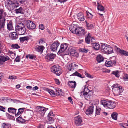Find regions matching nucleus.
Here are the masks:
<instances>
[{"mask_svg": "<svg viewBox=\"0 0 128 128\" xmlns=\"http://www.w3.org/2000/svg\"><path fill=\"white\" fill-rule=\"evenodd\" d=\"M9 78L12 80L16 79L17 78V77L15 76H9Z\"/></svg>", "mask_w": 128, "mask_h": 128, "instance_id": "nucleus-58", "label": "nucleus"}, {"mask_svg": "<svg viewBox=\"0 0 128 128\" xmlns=\"http://www.w3.org/2000/svg\"><path fill=\"white\" fill-rule=\"evenodd\" d=\"M16 30L20 35H24L26 32V28L23 23L20 22L16 27Z\"/></svg>", "mask_w": 128, "mask_h": 128, "instance_id": "nucleus-2", "label": "nucleus"}, {"mask_svg": "<svg viewBox=\"0 0 128 128\" xmlns=\"http://www.w3.org/2000/svg\"><path fill=\"white\" fill-rule=\"evenodd\" d=\"M2 125L3 128H10V125L9 124L5 123L2 124Z\"/></svg>", "mask_w": 128, "mask_h": 128, "instance_id": "nucleus-41", "label": "nucleus"}, {"mask_svg": "<svg viewBox=\"0 0 128 128\" xmlns=\"http://www.w3.org/2000/svg\"><path fill=\"white\" fill-rule=\"evenodd\" d=\"M17 109L12 108H8V111L9 113H12L13 114H16Z\"/></svg>", "mask_w": 128, "mask_h": 128, "instance_id": "nucleus-31", "label": "nucleus"}, {"mask_svg": "<svg viewBox=\"0 0 128 128\" xmlns=\"http://www.w3.org/2000/svg\"><path fill=\"white\" fill-rule=\"evenodd\" d=\"M124 79L125 81L128 80V75L126 74L124 77Z\"/></svg>", "mask_w": 128, "mask_h": 128, "instance_id": "nucleus-64", "label": "nucleus"}, {"mask_svg": "<svg viewBox=\"0 0 128 128\" xmlns=\"http://www.w3.org/2000/svg\"><path fill=\"white\" fill-rule=\"evenodd\" d=\"M56 56V55L55 54L48 53L46 57L45 58L47 62H49L54 60Z\"/></svg>", "mask_w": 128, "mask_h": 128, "instance_id": "nucleus-13", "label": "nucleus"}, {"mask_svg": "<svg viewBox=\"0 0 128 128\" xmlns=\"http://www.w3.org/2000/svg\"><path fill=\"white\" fill-rule=\"evenodd\" d=\"M48 117V120H55V119H56L54 115L53 114V113L52 112H50L49 113ZM57 120H58V118Z\"/></svg>", "mask_w": 128, "mask_h": 128, "instance_id": "nucleus-22", "label": "nucleus"}, {"mask_svg": "<svg viewBox=\"0 0 128 128\" xmlns=\"http://www.w3.org/2000/svg\"><path fill=\"white\" fill-rule=\"evenodd\" d=\"M78 19L81 21H83L84 20V15L82 12H80L78 14Z\"/></svg>", "mask_w": 128, "mask_h": 128, "instance_id": "nucleus-26", "label": "nucleus"}, {"mask_svg": "<svg viewBox=\"0 0 128 128\" xmlns=\"http://www.w3.org/2000/svg\"><path fill=\"white\" fill-rule=\"evenodd\" d=\"M96 60L98 62H101L104 60V58L101 55H98L96 57Z\"/></svg>", "mask_w": 128, "mask_h": 128, "instance_id": "nucleus-30", "label": "nucleus"}, {"mask_svg": "<svg viewBox=\"0 0 128 128\" xmlns=\"http://www.w3.org/2000/svg\"><path fill=\"white\" fill-rule=\"evenodd\" d=\"M112 64L110 60L109 61H106L105 63L106 66L108 67L112 66Z\"/></svg>", "mask_w": 128, "mask_h": 128, "instance_id": "nucleus-46", "label": "nucleus"}, {"mask_svg": "<svg viewBox=\"0 0 128 128\" xmlns=\"http://www.w3.org/2000/svg\"><path fill=\"white\" fill-rule=\"evenodd\" d=\"M45 42L44 39V38H42L39 41V44H43Z\"/></svg>", "mask_w": 128, "mask_h": 128, "instance_id": "nucleus-54", "label": "nucleus"}, {"mask_svg": "<svg viewBox=\"0 0 128 128\" xmlns=\"http://www.w3.org/2000/svg\"><path fill=\"white\" fill-rule=\"evenodd\" d=\"M68 54L69 55H74L75 52L73 51V50L71 48H69L68 50Z\"/></svg>", "mask_w": 128, "mask_h": 128, "instance_id": "nucleus-38", "label": "nucleus"}, {"mask_svg": "<svg viewBox=\"0 0 128 128\" xmlns=\"http://www.w3.org/2000/svg\"><path fill=\"white\" fill-rule=\"evenodd\" d=\"M6 114L8 119H10L12 120H15L14 117V116H11L8 113H6Z\"/></svg>", "mask_w": 128, "mask_h": 128, "instance_id": "nucleus-42", "label": "nucleus"}, {"mask_svg": "<svg viewBox=\"0 0 128 128\" xmlns=\"http://www.w3.org/2000/svg\"><path fill=\"white\" fill-rule=\"evenodd\" d=\"M55 81L56 84L58 85H59L60 84V82L59 80L58 79H56L55 80Z\"/></svg>", "mask_w": 128, "mask_h": 128, "instance_id": "nucleus-63", "label": "nucleus"}, {"mask_svg": "<svg viewBox=\"0 0 128 128\" xmlns=\"http://www.w3.org/2000/svg\"><path fill=\"white\" fill-rule=\"evenodd\" d=\"M11 47L14 49H18L20 48L18 44H12V45Z\"/></svg>", "mask_w": 128, "mask_h": 128, "instance_id": "nucleus-45", "label": "nucleus"}, {"mask_svg": "<svg viewBox=\"0 0 128 128\" xmlns=\"http://www.w3.org/2000/svg\"><path fill=\"white\" fill-rule=\"evenodd\" d=\"M56 92L55 93L56 96H60L62 94L61 90H56Z\"/></svg>", "mask_w": 128, "mask_h": 128, "instance_id": "nucleus-50", "label": "nucleus"}, {"mask_svg": "<svg viewBox=\"0 0 128 128\" xmlns=\"http://www.w3.org/2000/svg\"><path fill=\"white\" fill-rule=\"evenodd\" d=\"M6 108L3 107V106H0V110L1 111L5 112Z\"/></svg>", "mask_w": 128, "mask_h": 128, "instance_id": "nucleus-60", "label": "nucleus"}, {"mask_svg": "<svg viewBox=\"0 0 128 128\" xmlns=\"http://www.w3.org/2000/svg\"><path fill=\"white\" fill-rule=\"evenodd\" d=\"M86 22V26L88 29L90 30L93 28V26L92 24L88 23Z\"/></svg>", "mask_w": 128, "mask_h": 128, "instance_id": "nucleus-43", "label": "nucleus"}, {"mask_svg": "<svg viewBox=\"0 0 128 128\" xmlns=\"http://www.w3.org/2000/svg\"><path fill=\"white\" fill-rule=\"evenodd\" d=\"M101 108L99 106H96V115H99L100 114Z\"/></svg>", "mask_w": 128, "mask_h": 128, "instance_id": "nucleus-39", "label": "nucleus"}, {"mask_svg": "<svg viewBox=\"0 0 128 128\" xmlns=\"http://www.w3.org/2000/svg\"><path fill=\"white\" fill-rule=\"evenodd\" d=\"M10 59V58L7 56H0V64H3L5 62Z\"/></svg>", "mask_w": 128, "mask_h": 128, "instance_id": "nucleus-14", "label": "nucleus"}, {"mask_svg": "<svg viewBox=\"0 0 128 128\" xmlns=\"http://www.w3.org/2000/svg\"><path fill=\"white\" fill-rule=\"evenodd\" d=\"M5 4L7 8L9 10H13L18 6H16L15 4L10 0H8L6 1L5 2Z\"/></svg>", "mask_w": 128, "mask_h": 128, "instance_id": "nucleus-3", "label": "nucleus"}, {"mask_svg": "<svg viewBox=\"0 0 128 128\" xmlns=\"http://www.w3.org/2000/svg\"><path fill=\"white\" fill-rule=\"evenodd\" d=\"M26 26L27 28L30 30L35 29L36 28L35 24L32 21L28 20L26 22Z\"/></svg>", "mask_w": 128, "mask_h": 128, "instance_id": "nucleus-8", "label": "nucleus"}, {"mask_svg": "<svg viewBox=\"0 0 128 128\" xmlns=\"http://www.w3.org/2000/svg\"><path fill=\"white\" fill-rule=\"evenodd\" d=\"M110 60L111 61L112 66L116 65L117 61L116 58V56L112 57L110 58Z\"/></svg>", "mask_w": 128, "mask_h": 128, "instance_id": "nucleus-25", "label": "nucleus"}, {"mask_svg": "<svg viewBox=\"0 0 128 128\" xmlns=\"http://www.w3.org/2000/svg\"><path fill=\"white\" fill-rule=\"evenodd\" d=\"M4 74L2 73H0V82L2 81L4 78Z\"/></svg>", "mask_w": 128, "mask_h": 128, "instance_id": "nucleus-51", "label": "nucleus"}, {"mask_svg": "<svg viewBox=\"0 0 128 128\" xmlns=\"http://www.w3.org/2000/svg\"><path fill=\"white\" fill-rule=\"evenodd\" d=\"M122 116L121 114H119L116 112H113L111 116L112 118L114 120H117L118 119H120V117Z\"/></svg>", "mask_w": 128, "mask_h": 128, "instance_id": "nucleus-15", "label": "nucleus"}, {"mask_svg": "<svg viewBox=\"0 0 128 128\" xmlns=\"http://www.w3.org/2000/svg\"><path fill=\"white\" fill-rule=\"evenodd\" d=\"M82 118L80 116L74 118V120H82Z\"/></svg>", "mask_w": 128, "mask_h": 128, "instance_id": "nucleus-56", "label": "nucleus"}, {"mask_svg": "<svg viewBox=\"0 0 128 128\" xmlns=\"http://www.w3.org/2000/svg\"><path fill=\"white\" fill-rule=\"evenodd\" d=\"M88 90H89L88 89V86H85L84 87V90H83L81 92V96H84V98L88 100L89 99L90 97L91 96V95L90 94V93L89 92L88 93L87 92Z\"/></svg>", "mask_w": 128, "mask_h": 128, "instance_id": "nucleus-6", "label": "nucleus"}, {"mask_svg": "<svg viewBox=\"0 0 128 128\" xmlns=\"http://www.w3.org/2000/svg\"><path fill=\"white\" fill-rule=\"evenodd\" d=\"M44 48H45L43 46H38L36 48V50L37 52L42 54Z\"/></svg>", "mask_w": 128, "mask_h": 128, "instance_id": "nucleus-21", "label": "nucleus"}, {"mask_svg": "<svg viewBox=\"0 0 128 128\" xmlns=\"http://www.w3.org/2000/svg\"><path fill=\"white\" fill-rule=\"evenodd\" d=\"M85 75L88 77L91 78H93L92 77V76L88 73L85 72Z\"/></svg>", "mask_w": 128, "mask_h": 128, "instance_id": "nucleus-57", "label": "nucleus"}, {"mask_svg": "<svg viewBox=\"0 0 128 128\" xmlns=\"http://www.w3.org/2000/svg\"><path fill=\"white\" fill-rule=\"evenodd\" d=\"M39 27V29L42 30H44L45 29L44 26L43 24L40 25Z\"/></svg>", "mask_w": 128, "mask_h": 128, "instance_id": "nucleus-55", "label": "nucleus"}, {"mask_svg": "<svg viewBox=\"0 0 128 128\" xmlns=\"http://www.w3.org/2000/svg\"><path fill=\"white\" fill-rule=\"evenodd\" d=\"M68 46V44H61L60 48L58 53V54L61 55V54L66 50Z\"/></svg>", "mask_w": 128, "mask_h": 128, "instance_id": "nucleus-10", "label": "nucleus"}, {"mask_svg": "<svg viewBox=\"0 0 128 128\" xmlns=\"http://www.w3.org/2000/svg\"><path fill=\"white\" fill-rule=\"evenodd\" d=\"M7 28L8 30L10 31L12 30L13 29L12 24L11 22H10L7 25Z\"/></svg>", "mask_w": 128, "mask_h": 128, "instance_id": "nucleus-36", "label": "nucleus"}, {"mask_svg": "<svg viewBox=\"0 0 128 128\" xmlns=\"http://www.w3.org/2000/svg\"><path fill=\"white\" fill-rule=\"evenodd\" d=\"M26 120H16L18 123L21 124H23L25 123Z\"/></svg>", "mask_w": 128, "mask_h": 128, "instance_id": "nucleus-53", "label": "nucleus"}, {"mask_svg": "<svg viewBox=\"0 0 128 128\" xmlns=\"http://www.w3.org/2000/svg\"><path fill=\"white\" fill-rule=\"evenodd\" d=\"M47 90L51 96H56L55 93L53 90L48 88L47 89Z\"/></svg>", "mask_w": 128, "mask_h": 128, "instance_id": "nucleus-35", "label": "nucleus"}, {"mask_svg": "<svg viewBox=\"0 0 128 128\" xmlns=\"http://www.w3.org/2000/svg\"><path fill=\"white\" fill-rule=\"evenodd\" d=\"M8 54H11L13 56H14V57L16 56V54L12 52L11 51L9 50L8 52Z\"/></svg>", "mask_w": 128, "mask_h": 128, "instance_id": "nucleus-62", "label": "nucleus"}, {"mask_svg": "<svg viewBox=\"0 0 128 128\" xmlns=\"http://www.w3.org/2000/svg\"><path fill=\"white\" fill-rule=\"evenodd\" d=\"M29 58L31 60H36V56L33 55H29Z\"/></svg>", "mask_w": 128, "mask_h": 128, "instance_id": "nucleus-52", "label": "nucleus"}, {"mask_svg": "<svg viewBox=\"0 0 128 128\" xmlns=\"http://www.w3.org/2000/svg\"><path fill=\"white\" fill-rule=\"evenodd\" d=\"M30 38L28 36L21 37L20 38V40L21 42H24L25 41H28V40Z\"/></svg>", "mask_w": 128, "mask_h": 128, "instance_id": "nucleus-34", "label": "nucleus"}, {"mask_svg": "<svg viewBox=\"0 0 128 128\" xmlns=\"http://www.w3.org/2000/svg\"><path fill=\"white\" fill-rule=\"evenodd\" d=\"M91 44L93 48L95 50H99L100 45L98 43L92 42Z\"/></svg>", "mask_w": 128, "mask_h": 128, "instance_id": "nucleus-19", "label": "nucleus"}, {"mask_svg": "<svg viewBox=\"0 0 128 128\" xmlns=\"http://www.w3.org/2000/svg\"><path fill=\"white\" fill-rule=\"evenodd\" d=\"M47 110V108L43 106H38L37 107V112L42 116L44 115L46 111Z\"/></svg>", "mask_w": 128, "mask_h": 128, "instance_id": "nucleus-9", "label": "nucleus"}, {"mask_svg": "<svg viewBox=\"0 0 128 128\" xmlns=\"http://www.w3.org/2000/svg\"><path fill=\"white\" fill-rule=\"evenodd\" d=\"M108 45L106 44L101 43V46L100 48L102 52H104L105 51L106 48L108 47Z\"/></svg>", "mask_w": 128, "mask_h": 128, "instance_id": "nucleus-28", "label": "nucleus"}, {"mask_svg": "<svg viewBox=\"0 0 128 128\" xmlns=\"http://www.w3.org/2000/svg\"><path fill=\"white\" fill-rule=\"evenodd\" d=\"M108 101H106L104 100H102L101 101V104L104 107L106 106H108Z\"/></svg>", "mask_w": 128, "mask_h": 128, "instance_id": "nucleus-40", "label": "nucleus"}, {"mask_svg": "<svg viewBox=\"0 0 128 128\" xmlns=\"http://www.w3.org/2000/svg\"><path fill=\"white\" fill-rule=\"evenodd\" d=\"M70 29L72 33L80 36L85 35L86 31L82 27L78 26L74 24L70 26Z\"/></svg>", "mask_w": 128, "mask_h": 128, "instance_id": "nucleus-1", "label": "nucleus"}, {"mask_svg": "<svg viewBox=\"0 0 128 128\" xmlns=\"http://www.w3.org/2000/svg\"><path fill=\"white\" fill-rule=\"evenodd\" d=\"M15 11L16 14H24V10L21 7H20L18 9H16L15 10Z\"/></svg>", "mask_w": 128, "mask_h": 128, "instance_id": "nucleus-32", "label": "nucleus"}, {"mask_svg": "<svg viewBox=\"0 0 128 128\" xmlns=\"http://www.w3.org/2000/svg\"><path fill=\"white\" fill-rule=\"evenodd\" d=\"M10 35H11L10 38L12 40H16L18 38V36L17 34L15 32L11 33Z\"/></svg>", "mask_w": 128, "mask_h": 128, "instance_id": "nucleus-24", "label": "nucleus"}, {"mask_svg": "<svg viewBox=\"0 0 128 128\" xmlns=\"http://www.w3.org/2000/svg\"><path fill=\"white\" fill-rule=\"evenodd\" d=\"M94 106H93L89 107L86 112V114L87 115L92 114L94 112Z\"/></svg>", "mask_w": 128, "mask_h": 128, "instance_id": "nucleus-17", "label": "nucleus"}, {"mask_svg": "<svg viewBox=\"0 0 128 128\" xmlns=\"http://www.w3.org/2000/svg\"><path fill=\"white\" fill-rule=\"evenodd\" d=\"M73 76H77L80 77L82 78H83L82 77V75L79 73L78 72H76L72 74Z\"/></svg>", "mask_w": 128, "mask_h": 128, "instance_id": "nucleus-44", "label": "nucleus"}, {"mask_svg": "<svg viewBox=\"0 0 128 128\" xmlns=\"http://www.w3.org/2000/svg\"><path fill=\"white\" fill-rule=\"evenodd\" d=\"M51 72L55 74L57 76H60L62 73L60 66H54L52 67L51 68Z\"/></svg>", "mask_w": 128, "mask_h": 128, "instance_id": "nucleus-5", "label": "nucleus"}, {"mask_svg": "<svg viewBox=\"0 0 128 128\" xmlns=\"http://www.w3.org/2000/svg\"><path fill=\"white\" fill-rule=\"evenodd\" d=\"M115 50L122 55H124L126 56H128V52L123 50H121L116 46H115Z\"/></svg>", "mask_w": 128, "mask_h": 128, "instance_id": "nucleus-11", "label": "nucleus"}, {"mask_svg": "<svg viewBox=\"0 0 128 128\" xmlns=\"http://www.w3.org/2000/svg\"><path fill=\"white\" fill-rule=\"evenodd\" d=\"M87 17L88 18L91 19L92 18L93 15L92 14L88 12L87 13Z\"/></svg>", "mask_w": 128, "mask_h": 128, "instance_id": "nucleus-49", "label": "nucleus"}, {"mask_svg": "<svg viewBox=\"0 0 128 128\" xmlns=\"http://www.w3.org/2000/svg\"><path fill=\"white\" fill-rule=\"evenodd\" d=\"M6 15V14L4 12L3 9L0 10V19H2V20H4V19H5V17Z\"/></svg>", "mask_w": 128, "mask_h": 128, "instance_id": "nucleus-20", "label": "nucleus"}, {"mask_svg": "<svg viewBox=\"0 0 128 128\" xmlns=\"http://www.w3.org/2000/svg\"><path fill=\"white\" fill-rule=\"evenodd\" d=\"M25 108H21L18 109V112L15 114L16 117H17L20 114H22L24 112Z\"/></svg>", "mask_w": 128, "mask_h": 128, "instance_id": "nucleus-27", "label": "nucleus"}, {"mask_svg": "<svg viewBox=\"0 0 128 128\" xmlns=\"http://www.w3.org/2000/svg\"><path fill=\"white\" fill-rule=\"evenodd\" d=\"M112 74L115 75V76L117 78H119L120 76L118 71H117L116 72L113 71Z\"/></svg>", "mask_w": 128, "mask_h": 128, "instance_id": "nucleus-47", "label": "nucleus"}, {"mask_svg": "<svg viewBox=\"0 0 128 128\" xmlns=\"http://www.w3.org/2000/svg\"><path fill=\"white\" fill-rule=\"evenodd\" d=\"M78 66L76 65L74 63H72L69 66L68 69L71 71H73L74 69L77 68Z\"/></svg>", "mask_w": 128, "mask_h": 128, "instance_id": "nucleus-23", "label": "nucleus"}, {"mask_svg": "<svg viewBox=\"0 0 128 128\" xmlns=\"http://www.w3.org/2000/svg\"><path fill=\"white\" fill-rule=\"evenodd\" d=\"M108 48V49L107 52L106 53L110 54L114 52V49L111 46L108 45V47H107V48Z\"/></svg>", "mask_w": 128, "mask_h": 128, "instance_id": "nucleus-29", "label": "nucleus"}, {"mask_svg": "<svg viewBox=\"0 0 128 128\" xmlns=\"http://www.w3.org/2000/svg\"><path fill=\"white\" fill-rule=\"evenodd\" d=\"M97 4L98 10H99L103 12L105 9L104 7L100 4L98 2Z\"/></svg>", "mask_w": 128, "mask_h": 128, "instance_id": "nucleus-33", "label": "nucleus"}, {"mask_svg": "<svg viewBox=\"0 0 128 128\" xmlns=\"http://www.w3.org/2000/svg\"><path fill=\"white\" fill-rule=\"evenodd\" d=\"M60 43L58 40L55 41L52 44H50V49L53 52H56V51L58 48L60 44Z\"/></svg>", "mask_w": 128, "mask_h": 128, "instance_id": "nucleus-7", "label": "nucleus"}, {"mask_svg": "<svg viewBox=\"0 0 128 128\" xmlns=\"http://www.w3.org/2000/svg\"><path fill=\"white\" fill-rule=\"evenodd\" d=\"M107 107L109 108L112 109L114 108L116 106V102L110 100L108 101Z\"/></svg>", "mask_w": 128, "mask_h": 128, "instance_id": "nucleus-12", "label": "nucleus"}, {"mask_svg": "<svg viewBox=\"0 0 128 128\" xmlns=\"http://www.w3.org/2000/svg\"><path fill=\"white\" fill-rule=\"evenodd\" d=\"M113 92L115 96H118L120 94V93L122 92L123 90L122 88L119 84L115 85L114 88L113 89Z\"/></svg>", "mask_w": 128, "mask_h": 128, "instance_id": "nucleus-4", "label": "nucleus"}, {"mask_svg": "<svg viewBox=\"0 0 128 128\" xmlns=\"http://www.w3.org/2000/svg\"><path fill=\"white\" fill-rule=\"evenodd\" d=\"M25 120V119H24L22 118V117L21 115L19 116L16 119V120Z\"/></svg>", "mask_w": 128, "mask_h": 128, "instance_id": "nucleus-61", "label": "nucleus"}, {"mask_svg": "<svg viewBox=\"0 0 128 128\" xmlns=\"http://www.w3.org/2000/svg\"><path fill=\"white\" fill-rule=\"evenodd\" d=\"M6 19L4 20L0 21V30L1 29L4 28L5 23Z\"/></svg>", "mask_w": 128, "mask_h": 128, "instance_id": "nucleus-37", "label": "nucleus"}, {"mask_svg": "<svg viewBox=\"0 0 128 128\" xmlns=\"http://www.w3.org/2000/svg\"><path fill=\"white\" fill-rule=\"evenodd\" d=\"M93 40H94L93 38H91L90 34L88 33V34L87 35V36L85 38V42L86 43L89 44L91 42L92 43L93 42Z\"/></svg>", "mask_w": 128, "mask_h": 128, "instance_id": "nucleus-16", "label": "nucleus"}, {"mask_svg": "<svg viewBox=\"0 0 128 128\" xmlns=\"http://www.w3.org/2000/svg\"><path fill=\"white\" fill-rule=\"evenodd\" d=\"M82 120H75L74 122L76 126L81 125Z\"/></svg>", "mask_w": 128, "mask_h": 128, "instance_id": "nucleus-48", "label": "nucleus"}, {"mask_svg": "<svg viewBox=\"0 0 128 128\" xmlns=\"http://www.w3.org/2000/svg\"><path fill=\"white\" fill-rule=\"evenodd\" d=\"M76 82L74 81H69L68 82V86L70 88H75L76 86Z\"/></svg>", "mask_w": 128, "mask_h": 128, "instance_id": "nucleus-18", "label": "nucleus"}, {"mask_svg": "<svg viewBox=\"0 0 128 128\" xmlns=\"http://www.w3.org/2000/svg\"><path fill=\"white\" fill-rule=\"evenodd\" d=\"M15 62H20V57L18 56L15 60Z\"/></svg>", "mask_w": 128, "mask_h": 128, "instance_id": "nucleus-59", "label": "nucleus"}]
</instances>
